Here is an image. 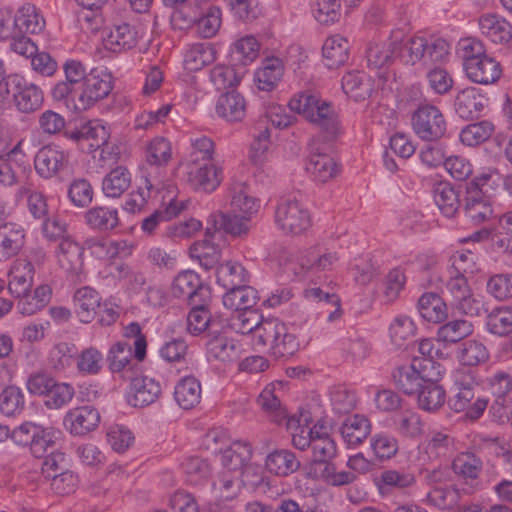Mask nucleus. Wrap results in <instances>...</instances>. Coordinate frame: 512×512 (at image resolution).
I'll list each match as a JSON object with an SVG mask.
<instances>
[{
  "mask_svg": "<svg viewBox=\"0 0 512 512\" xmlns=\"http://www.w3.org/2000/svg\"><path fill=\"white\" fill-rule=\"evenodd\" d=\"M288 106L319 128L326 141L334 140L338 135V116L329 102L321 101L310 92H301L289 101Z\"/></svg>",
  "mask_w": 512,
  "mask_h": 512,
  "instance_id": "nucleus-1",
  "label": "nucleus"
},
{
  "mask_svg": "<svg viewBox=\"0 0 512 512\" xmlns=\"http://www.w3.org/2000/svg\"><path fill=\"white\" fill-rule=\"evenodd\" d=\"M259 345L269 346L275 359H288L299 350V341L295 334L278 318H267L260 327Z\"/></svg>",
  "mask_w": 512,
  "mask_h": 512,
  "instance_id": "nucleus-2",
  "label": "nucleus"
},
{
  "mask_svg": "<svg viewBox=\"0 0 512 512\" xmlns=\"http://www.w3.org/2000/svg\"><path fill=\"white\" fill-rule=\"evenodd\" d=\"M411 124L415 134L424 141H437L445 136L447 122L441 110L432 104H421L413 112Z\"/></svg>",
  "mask_w": 512,
  "mask_h": 512,
  "instance_id": "nucleus-3",
  "label": "nucleus"
},
{
  "mask_svg": "<svg viewBox=\"0 0 512 512\" xmlns=\"http://www.w3.org/2000/svg\"><path fill=\"white\" fill-rule=\"evenodd\" d=\"M456 393L448 398V407L457 413L465 412V416L470 420L480 418L488 406V399L481 395H476L477 384L471 379L469 381H457Z\"/></svg>",
  "mask_w": 512,
  "mask_h": 512,
  "instance_id": "nucleus-4",
  "label": "nucleus"
},
{
  "mask_svg": "<svg viewBox=\"0 0 512 512\" xmlns=\"http://www.w3.org/2000/svg\"><path fill=\"white\" fill-rule=\"evenodd\" d=\"M113 89L112 76L91 70L82 84L75 99V111H85L98 101L106 98Z\"/></svg>",
  "mask_w": 512,
  "mask_h": 512,
  "instance_id": "nucleus-5",
  "label": "nucleus"
},
{
  "mask_svg": "<svg viewBox=\"0 0 512 512\" xmlns=\"http://www.w3.org/2000/svg\"><path fill=\"white\" fill-rule=\"evenodd\" d=\"M275 222L284 233L298 235L310 227L311 218L296 199H285L276 207Z\"/></svg>",
  "mask_w": 512,
  "mask_h": 512,
  "instance_id": "nucleus-6",
  "label": "nucleus"
},
{
  "mask_svg": "<svg viewBox=\"0 0 512 512\" xmlns=\"http://www.w3.org/2000/svg\"><path fill=\"white\" fill-rule=\"evenodd\" d=\"M186 181L196 191L212 192L222 181V170L213 162L187 160Z\"/></svg>",
  "mask_w": 512,
  "mask_h": 512,
  "instance_id": "nucleus-7",
  "label": "nucleus"
},
{
  "mask_svg": "<svg viewBox=\"0 0 512 512\" xmlns=\"http://www.w3.org/2000/svg\"><path fill=\"white\" fill-rule=\"evenodd\" d=\"M11 93L15 108L24 114H31L41 108L44 102L42 89L18 75L11 79Z\"/></svg>",
  "mask_w": 512,
  "mask_h": 512,
  "instance_id": "nucleus-8",
  "label": "nucleus"
},
{
  "mask_svg": "<svg viewBox=\"0 0 512 512\" xmlns=\"http://www.w3.org/2000/svg\"><path fill=\"white\" fill-rule=\"evenodd\" d=\"M210 302L197 300L196 303L189 304L191 309L187 315V330L190 334L197 336L207 332L210 337L225 329V323L222 320L212 317L209 311Z\"/></svg>",
  "mask_w": 512,
  "mask_h": 512,
  "instance_id": "nucleus-9",
  "label": "nucleus"
},
{
  "mask_svg": "<svg viewBox=\"0 0 512 512\" xmlns=\"http://www.w3.org/2000/svg\"><path fill=\"white\" fill-rule=\"evenodd\" d=\"M68 154L60 147L46 145L38 150L34 158L37 174L44 179L58 176L68 167Z\"/></svg>",
  "mask_w": 512,
  "mask_h": 512,
  "instance_id": "nucleus-10",
  "label": "nucleus"
},
{
  "mask_svg": "<svg viewBox=\"0 0 512 512\" xmlns=\"http://www.w3.org/2000/svg\"><path fill=\"white\" fill-rule=\"evenodd\" d=\"M171 291L175 297L187 299L189 304L197 300L211 301L209 287L203 285L199 275L192 270L180 272L173 281Z\"/></svg>",
  "mask_w": 512,
  "mask_h": 512,
  "instance_id": "nucleus-11",
  "label": "nucleus"
},
{
  "mask_svg": "<svg viewBox=\"0 0 512 512\" xmlns=\"http://www.w3.org/2000/svg\"><path fill=\"white\" fill-rule=\"evenodd\" d=\"M141 38L138 25L129 22L113 23L104 37L106 49L114 53H122L134 49Z\"/></svg>",
  "mask_w": 512,
  "mask_h": 512,
  "instance_id": "nucleus-12",
  "label": "nucleus"
},
{
  "mask_svg": "<svg viewBox=\"0 0 512 512\" xmlns=\"http://www.w3.org/2000/svg\"><path fill=\"white\" fill-rule=\"evenodd\" d=\"M252 447L248 442L234 441L222 453H220V463L222 472L218 477L239 478L247 462L251 460Z\"/></svg>",
  "mask_w": 512,
  "mask_h": 512,
  "instance_id": "nucleus-13",
  "label": "nucleus"
},
{
  "mask_svg": "<svg viewBox=\"0 0 512 512\" xmlns=\"http://www.w3.org/2000/svg\"><path fill=\"white\" fill-rule=\"evenodd\" d=\"M237 212L218 211L210 215L205 236L212 237L216 232H224L232 236H243L249 232L250 218L244 215H237Z\"/></svg>",
  "mask_w": 512,
  "mask_h": 512,
  "instance_id": "nucleus-14",
  "label": "nucleus"
},
{
  "mask_svg": "<svg viewBox=\"0 0 512 512\" xmlns=\"http://www.w3.org/2000/svg\"><path fill=\"white\" fill-rule=\"evenodd\" d=\"M99 411L90 405L70 409L63 419V425L73 435L84 436L94 431L100 423Z\"/></svg>",
  "mask_w": 512,
  "mask_h": 512,
  "instance_id": "nucleus-15",
  "label": "nucleus"
},
{
  "mask_svg": "<svg viewBox=\"0 0 512 512\" xmlns=\"http://www.w3.org/2000/svg\"><path fill=\"white\" fill-rule=\"evenodd\" d=\"M468 482H439L427 494V503L440 510L452 509L460 500L462 495L470 494L474 488L465 485Z\"/></svg>",
  "mask_w": 512,
  "mask_h": 512,
  "instance_id": "nucleus-16",
  "label": "nucleus"
},
{
  "mask_svg": "<svg viewBox=\"0 0 512 512\" xmlns=\"http://www.w3.org/2000/svg\"><path fill=\"white\" fill-rule=\"evenodd\" d=\"M338 259L335 252L319 246L311 247L301 252L298 258L299 269L295 270V274L306 276L310 272L331 270Z\"/></svg>",
  "mask_w": 512,
  "mask_h": 512,
  "instance_id": "nucleus-17",
  "label": "nucleus"
},
{
  "mask_svg": "<svg viewBox=\"0 0 512 512\" xmlns=\"http://www.w3.org/2000/svg\"><path fill=\"white\" fill-rule=\"evenodd\" d=\"M84 247L72 237L63 238L56 250L59 266L73 278H79L83 271Z\"/></svg>",
  "mask_w": 512,
  "mask_h": 512,
  "instance_id": "nucleus-18",
  "label": "nucleus"
},
{
  "mask_svg": "<svg viewBox=\"0 0 512 512\" xmlns=\"http://www.w3.org/2000/svg\"><path fill=\"white\" fill-rule=\"evenodd\" d=\"M161 395V385L153 378L142 376L133 378L127 395L133 407H146L153 404Z\"/></svg>",
  "mask_w": 512,
  "mask_h": 512,
  "instance_id": "nucleus-19",
  "label": "nucleus"
},
{
  "mask_svg": "<svg viewBox=\"0 0 512 512\" xmlns=\"http://www.w3.org/2000/svg\"><path fill=\"white\" fill-rule=\"evenodd\" d=\"M464 70L472 82L481 85L494 84L502 76L500 62L489 55L477 61H472Z\"/></svg>",
  "mask_w": 512,
  "mask_h": 512,
  "instance_id": "nucleus-20",
  "label": "nucleus"
},
{
  "mask_svg": "<svg viewBox=\"0 0 512 512\" xmlns=\"http://www.w3.org/2000/svg\"><path fill=\"white\" fill-rule=\"evenodd\" d=\"M206 346L209 354L221 362H235L242 355L241 344L225 336L223 330L211 335L206 342Z\"/></svg>",
  "mask_w": 512,
  "mask_h": 512,
  "instance_id": "nucleus-21",
  "label": "nucleus"
},
{
  "mask_svg": "<svg viewBox=\"0 0 512 512\" xmlns=\"http://www.w3.org/2000/svg\"><path fill=\"white\" fill-rule=\"evenodd\" d=\"M487 99L474 87L460 91L454 102L455 111L462 119L472 120L478 118L486 104Z\"/></svg>",
  "mask_w": 512,
  "mask_h": 512,
  "instance_id": "nucleus-22",
  "label": "nucleus"
},
{
  "mask_svg": "<svg viewBox=\"0 0 512 512\" xmlns=\"http://www.w3.org/2000/svg\"><path fill=\"white\" fill-rule=\"evenodd\" d=\"M246 100L235 90L219 96L216 102V113L228 122H240L246 115Z\"/></svg>",
  "mask_w": 512,
  "mask_h": 512,
  "instance_id": "nucleus-23",
  "label": "nucleus"
},
{
  "mask_svg": "<svg viewBox=\"0 0 512 512\" xmlns=\"http://www.w3.org/2000/svg\"><path fill=\"white\" fill-rule=\"evenodd\" d=\"M481 33L495 44H507L512 39V26L495 14H484L479 18Z\"/></svg>",
  "mask_w": 512,
  "mask_h": 512,
  "instance_id": "nucleus-24",
  "label": "nucleus"
},
{
  "mask_svg": "<svg viewBox=\"0 0 512 512\" xmlns=\"http://www.w3.org/2000/svg\"><path fill=\"white\" fill-rule=\"evenodd\" d=\"M24 230L15 223L0 225V262L16 256L24 245Z\"/></svg>",
  "mask_w": 512,
  "mask_h": 512,
  "instance_id": "nucleus-25",
  "label": "nucleus"
},
{
  "mask_svg": "<svg viewBox=\"0 0 512 512\" xmlns=\"http://www.w3.org/2000/svg\"><path fill=\"white\" fill-rule=\"evenodd\" d=\"M258 300V292L246 283L228 289L223 296L224 306L236 312L251 310Z\"/></svg>",
  "mask_w": 512,
  "mask_h": 512,
  "instance_id": "nucleus-26",
  "label": "nucleus"
},
{
  "mask_svg": "<svg viewBox=\"0 0 512 512\" xmlns=\"http://www.w3.org/2000/svg\"><path fill=\"white\" fill-rule=\"evenodd\" d=\"M187 204V201H177L175 198H172L169 200L168 204L156 209L152 214L142 220V231L148 235L153 234L159 224L168 222L178 216L186 209Z\"/></svg>",
  "mask_w": 512,
  "mask_h": 512,
  "instance_id": "nucleus-27",
  "label": "nucleus"
},
{
  "mask_svg": "<svg viewBox=\"0 0 512 512\" xmlns=\"http://www.w3.org/2000/svg\"><path fill=\"white\" fill-rule=\"evenodd\" d=\"M306 170L320 182H326L337 174V165L327 153L318 148H311L306 163Z\"/></svg>",
  "mask_w": 512,
  "mask_h": 512,
  "instance_id": "nucleus-28",
  "label": "nucleus"
},
{
  "mask_svg": "<svg viewBox=\"0 0 512 512\" xmlns=\"http://www.w3.org/2000/svg\"><path fill=\"white\" fill-rule=\"evenodd\" d=\"M265 319L256 310L251 309L232 315L225 323V327H229L239 334L253 333L256 344L259 345L258 331L264 324Z\"/></svg>",
  "mask_w": 512,
  "mask_h": 512,
  "instance_id": "nucleus-29",
  "label": "nucleus"
},
{
  "mask_svg": "<svg viewBox=\"0 0 512 512\" xmlns=\"http://www.w3.org/2000/svg\"><path fill=\"white\" fill-rule=\"evenodd\" d=\"M265 467L271 475L287 477L299 469L300 462L289 450H275L267 455Z\"/></svg>",
  "mask_w": 512,
  "mask_h": 512,
  "instance_id": "nucleus-30",
  "label": "nucleus"
},
{
  "mask_svg": "<svg viewBox=\"0 0 512 512\" xmlns=\"http://www.w3.org/2000/svg\"><path fill=\"white\" fill-rule=\"evenodd\" d=\"M342 89L353 100L363 101L371 96L373 81L364 72H348L342 78Z\"/></svg>",
  "mask_w": 512,
  "mask_h": 512,
  "instance_id": "nucleus-31",
  "label": "nucleus"
},
{
  "mask_svg": "<svg viewBox=\"0 0 512 512\" xmlns=\"http://www.w3.org/2000/svg\"><path fill=\"white\" fill-rule=\"evenodd\" d=\"M420 315L427 321L442 323L448 318V307L442 297L434 292H426L417 303Z\"/></svg>",
  "mask_w": 512,
  "mask_h": 512,
  "instance_id": "nucleus-32",
  "label": "nucleus"
},
{
  "mask_svg": "<svg viewBox=\"0 0 512 512\" xmlns=\"http://www.w3.org/2000/svg\"><path fill=\"white\" fill-rule=\"evenodd\" d=\"M86 224L93 230L106 232L115 229L119 225L118 210L108 206H97L86 211Z\"/></svg>",
  "mask_w": 512,
  "mask_h": 512,
  "instance_id": "nucleus-33",
  "label": "nucleus"
},
{
  "mask_svg": "<svg viewBox=\"0 0 512 512\" xmlns=\"http://www.w3.org/2000/svg\"><path fill=\"white\" fill-rule=\"evenodd\" d=\"M325 65L329 69H336L349 58V45L347 39L340 35L327 38L322 47Z\"/></svg>",
  "mask_w": 512,
  "mask_h": 512,
  "instance_id": "nucleus-34",
  "label": "nucleus"
},
{
  "mask_svg": "<svg viewBox=\"0 0 512 512\" xmlns=\"http://www.w3.org/2000/svg\"><path fill=\"white\" fill-rule=\"evenodd\" d=\"M370 421L363 415L348 417L341 426V435L348 446L361 444L370 434Z\"/></svg>",
  "mask_w": 512,
  "mask_h": 512,
  "instance_id": "nucleus-35",
  "label": "nucleus"
},
{
  "mask_svg": "<svg viewBox=\"0 0 512 512\" xmlns=\"http://www.w3.org/2000/svg\"><path fill=\"white\" fill-rule=\"evenodd\" d=\"M201 392L199 380L193 376H186L175 386L174 397L181 408L188 410L200 402Z\"/></svg>",
  "mask_w": 512,
  "mask_h": 512,
  "instance_id": "nucleus-36",
  "label": "nucleus"
},
{
  "mask_svg": "<svg viewBox=\"0 0 512 512\" xmlns=\"http://www.w3.org/2000/svg\"><path fill=\"white\" fill-rule=\"evenodd\" d=\"M466 218L474 225H480L493 217L489 200L481 194H467L464 205Z\"/></svg>",
  "mask_w": 512,
  "mask_h": 512,
  "instance_id": "nucleus-37",
  "label": "nucleus"
},
{
  "mask_svg": "<svg viewBox=\"0 0 512 512\" xmlns=\"http://www.w3.org/2000/svg\"><path fill=\"white\" fill-rule=\"evenodd\" d=\"M391 378L395 388L408 396H415L423 384L411 363L396 367Z\"/></svg>",
  "mask_w": 512,
  "mask_h": 512,
  "instance_id": "nucleus-38",
  "label": "nucleus"
},
{
  "mask_svg": "<svg viewBox=\"0 0 512 512\" xmlns=\"http://www.w3.org/2000/svg\"><path fill=\"white\" fill-rule=\"evenodd\" d=\"M434 201L443 215L453 217L460 208L459 190L447 182H440L434 189Z\"/></svg>",
  "mask_w": 512,
  "mask_h": 512,
  "instance_id": "nucleus-39",
  "label": "nucleus"
},
{
  "mask_svg": "<svg viewBox=\"0 0 512 512\" xmlns=\"http://www.w3.org/2000/svg\"><path fill=\"white\" fill-rule=\"evenodd\" d=\"M77 314L84 323H89L100 309L99 293L91 287H82L74 295Z\"/></svg>",
  "mask_w": 512,
  "mask_h": 512,
  "instance_id": "nucleus-40",
  "label": "nucleus"
},
{
  "mask_svg": "<svg viewBox=\"0 0 512 512\" xmlns=\"http://www.w3.org/2000/svg\"><path fill=\"white\" fill-rule=\"evenodd\" d=\"M486 329L489 333L505 337L512 334V307L493 308L486 316Z\"/></svg>",
  "mask_w": 512,
  "mask_h": 512,
  "instance_id": "nucleus-41",
  "label": "nucleus"
},
{
  "mask_svg": "<svg viewBox=\"0 0 512 512\" xmlns=\"http://www.w3.org/2000/svg\"><path fill=\"white\" fill-rule=\"evenodd\" d=\"M131 185V173L124 166L112 169L102 181V191L110 198L120 197Z\"/></svg>",
  "mask_w": 512,
  "mask_h": 512,
  "instance_id": "nucleus-42",
  "label": "nucleus"
},
{
  "mask_svg": "<svg viewBox=\"0 0 512 512\" xmlns=\"http://www.w3.org/2000/svg\"><path fill=\"white\" fill-rule=\"evenodd\" d=\"M41 470L46 479L57 480L61 478V480H66L74 477L73 471L69 469V461L65 453L58 451V449L45 456Z\"/></svg>",
  "mask_w": 512,
  "mask_h": 512,
  "instance_id": "nucleus-43",
  "label": "nucleus"
},
{
  "mask_svg": "<svg viewBox=\"0 0 512 512\" xmlns=\"http://www.w3.org/2000/svg\"><path fill=\"white\" fill-rule=\"evenodd\" d=\"M60 441V431L52 427L40 426L30 444V452L36 458H42L57 450Z\"/></svg>",
  "mask_w": 512,
  "mask_h": 512,
  "instance_id": "nucleus-44",
  "label": "nucleus"
},
{
  "mask_svg": "<svg viewBox=\"0 0 512 512\" xmlns=\"http://www.w3.org/2000/svg\"><path fill=\"white\" fill-rule=\"evenodd\" d=\"M217 283L228 290L248 281L246 269L238 262L227 261L216 269Z\"/></svg>",
  "mask_w": 512,
  "mask_h": 512,
  "instance_id": "nucleus-45",
  "label": "nucleus"
},
{
  "mask_svg": "<svg viewBox=\"0 0 512 512\" xmlns=\"http://www.w3.org/2000/svg\"><path fill=\"white\" fill-rule=\"evenodd\" d=\"M474 331L473 324L465 319H454L441 325L437 330V340L455 344L470 336Z\"/></svg>",
  "mask_w": 512,
  "mask_h": 512,
  "instance_id": "nucleus-46",
  "label": "nucleus"
},
{
  "mask_svg": "<svg viewBox=\"0 0 512 512\" xmlns=\"http://www.w3.org/2000/svg\"><path fill=\"white\" fill-rule=\"evenodd\" d=\"M418 406L424 411L434 412L445 403V390L438 382L422 384L416 393Z\"/></svg>",
  "mask_w": 512,
  "mask_h": 512,
  "instance_id": "nucleus-47",
  "label": "nucleus"
},
{
  "mask_svg": "<svg viewBox=\"0 0 512 512\" xmlns=\"http://www.w3.org/2000/svg\"><path fill=\"white\" fill-rule=\"evenodd\" d=\"M398 50V43L392 42H371L366 50V58L369 67L374 69L382 68L393 61L395 52Z\"/></svg>",
  "mask_w": 512,
  "mask_h": 512,
  "instance_id": "nucleus-48",
  "label": "nucleus"
},
{
  "mask_svg": "<svg viewBox=\"0 0 512 512\" xmlns=\"http://www.w3.org/2000/svg\"><path fill=\"white\" fill-rule=\"evenodd\" d=\"M457 358L462 365L478 366L489 359V352L482 342L469 339L458 346Z\"/></svg>",
  "mask_w": 512,
  "mask_h": 512,
  "instance_id": "nucleus-49",
  "label": "nucleus"
},
{
  "mask_svg": "<svg viewBox=\"0 0 512 512\" xmlns=\"http://www.w3.org/2000/svg\"><path fill=\"white\" fill-rule=\"evenodd\" d=\"M19 33H40L45 27V20L33 4L23 5L15 15Z\"/></svg>",
  "mask_w": 512,
  "mask_h": 512,
  "instance_id": "nucleus-50",
  "label": "nucleus"
},
{
  "mask_svg": "<svg viewBox=\"0 0 512 512\" xmlns=\"http://www.w3.org/2000/svg\"><path fill=\"white\" fill-rule=\"evenodd\" d=\"M216 52L209 43L192 45L184 57V67L190 72L201 70L215 60Z\"/></svg>",
  "mask_w": 512,
  "mask_h": 512,
  "instance_id": "nucleus-51",
  "label": "nucleus"
},
{
  "mask_svg": "<svg viewBox=\"0 0 512 512\" xmlns=\"http://www.w3.org/2000/svg\"><path fill=\"white\" fill-rule=\"evenodd\" d=\"M34 267L30 262L15 267L10 273L8 289L14 297L24 296L30 292L33 284Z\"/></svg>",
  "mask_w": 512,
  "mask_h": 512,
  "instance_id": "nucleus-52",
  "label": "nucleus"
},
{
  "mask_svg": "<svg viewBox=\"0 0 512 512\" xmlns=\"http://www.w3.org/2000/svg\"><path fill=\"white\" fill-rule=\"evenodd\" d=\"M283 75L282 63L278 58L266 59L264 66L255 73V81L260 90L271 91Z\"/></svg>",
  "mask_w": 512,
  "mask_h": 512,
  "instance_id": "nucleus-53",
  "label": "nucleus"
},
{
  "mask_svg": "<svg viewBox=\"0 0 512 512\" xmlns=\"http://www.w3.org/2000/svg\"><path fill=\"white\" fill-rule=\"evenodd\" d=\"M230 207L232 212H239L250 218L258 211L260 203L258 199L249 195L244 184L238 183L231 189Z\"/></svg>",
  "mask_w": 512,
  "mask_h": 512,
  "instance_id": "nucleus-54",
  "label": "nucleus"
},
{
  "mask_svg": "<svg viewBox=\"0 0 512 512\" xmlns=\"http://www.w3.org/2000/svg\"><path fill=\"white\" fill-rule=\"evenodd\" d=\"M305 297L311 300H317L329 308L325 311L327 313V321L334 322L341 318L342 309L340 305V298L335 293L323 291L319 287L309 288L305 290Z\"/></svg>",
  "mask_w": 512,
  "mask_h": 512,
  "instance_id": "nucleus-55",
  "label": "nucleus"
},
{
  "mask_svg": "<svg viewBox=\"0 0 512 512\" xmlns=\"http://www.w3.org/2000/svg\"><path fill=\"white\" fill-rule=\"evenodd\" d=\"M493 132V123L483 120L465 126L461 130L460 140L467 146H476L488 140Z\"/></svg>",
  "mask_w": 512,
  "mask_h": 512,
  "instance_id": "nucleus-56",
  "label": "nucleus"
},
{
  "mask_svg": "<svg viewBox=\"0 0 512 512\" xmlns=\"http://www.w3.org/2000/svg\"><path fill=\"white\" fill-rule=\"evenodd\" d=\"M25 408V398L17 386H8L0 393V411L5 416H16Z\"/></svg>",
  "mask_w": 512,
  "mask_h": 512,
  "instance_id": "nucleus-57",
  "label": "nucleus"
},
{
  "mask_svg": "<svg viewBox=\"0 0 512 512\" xmlns=\"http://www.w3.org/2000/svg\"><path fill=\"white\" fill-rule=\"evenodd\" d=\"M451 466L456 475L476 479L483 468V462L475 454L466 452L457 455Z\"/></svg>",
  "mask_w": 512,
  "mask_h": 512,
  "instance_id": "nucleus-58",
  "label": "nucleus"
},
{
  "mask_svg": "<svg viewBox=\"0 0 512 512\" xmlns=\"http://www.w3.org/2000/svg\"><path fill=\"white\" fill-rule=\"evenodd\" d=\"M74 393V388L70 384L55 380L44 395V404L49 409H59L72 400Z\"/></svg>",
  "mask_w": 512,
  "mask_h": 512,
  "instance_id": "nucleus-59",
  "label": "nucleus"
},
{
  "mask_svg": "<svg viewBox=\"0 0 512 512\" xmlns=\"http://www.w3.org/2000/svg\"><path fill=\"white\" fill-rule=\"evenodd\" d=\"M421 62L425 66L442 63L449 55L450 45L443 39H426Z\"/></svg>",
  "mask_w": 512,
  "mask_h": 512,
  "instance_id": "nucleus-60",
  "label": "nucleus"
},
{
  "mask_svg": "<svg viewBox=\"0 0 512 512\" xmlns=\"http://www.w3.org/2000/svg\"><path fill=\"white\" fill-rule=\"evenodd\" d=\"M222 23V11L217 6H211L207 12L196 19L197 33L202 38H211L217 34Z\"/></svg>",
  "mask_w": 512,
  "mask_h": 512,
  "instance_id": "nucleus-61",
  "label": "nucleus"
},
{
  "mask_svg": "<svg viewBox=\"0 0 512 512\" xmlns=\"http://www.w3.org/2000/svg\"><path fill=\"white\" fill-rule=\"evenodd\" d=\"M208 238L209 237H206V239L195 243L191 247V257L196 258L201 267L205 270L216 267L220 260L219 251L214 246L210 245Z\"/></svg>",
  "mask_w": 512,
  "mask_h": 512,
  "instance_id": "nucleus-62",
  "label": "nucleus"
},
{
  "mask_svg": "<svg viewBox=\"0 0 512 512\" xmlns=\"http://www.w3.org/2000/svg\"><path fill=\"white\" fill-rule=\"evenodd\" d=\"M132 359L131 345L119 341L112 345L107 355V362L111 372H121Z\"/></svg>",
  "mask_w": 512,
  "mask_h": 512,
  "instance_id": "nucleus-63",
  "label": "nucleus"
},
{
  "mask_svg": "<svg viewBox=\"0 0 512 512\" xmlns=\"http://www.w3.org/2000/svg\"><path fill=\"white\" fill-rule=\"evenodd\" d=\"M490 295L498 300H508L512 298V274L500 273L489 278L486 285Z\"/></svg>",
  "mask_w": 512,
  "mask_h": 512,
  "instance_id": "nucleus-64",
  "label": "nucleus"
}]
</instances>
